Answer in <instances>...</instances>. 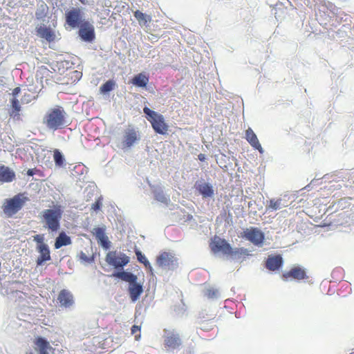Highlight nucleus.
<instances>
[{"mask_svg":"<svg viewBox=\"0 0 354 354\" xmlns=\"http://www.w3.org/2000/svg\"><path fill=\"white\" fill-rule=\"evenodd\" d=\"M63 209L60 205L55 206L53 209H46L40 212L39 218L43 227L56 232L60 228V221L62 218Z\"/></svg>","mask_w":354,"mask_h":354,"instance_id":"1","label":"nucleus"},{"mask_svg":"<svg viewBox=\"0 0 354 354\" xmlns=\"http://www.w3.org/2000/svg\"><path fill=\"white\" fill-rule=\"evenodd\" d=\"M113 276L129 283L128 291L131 301L136 302L140 298L143 292V286L137 281L138 277L136 274L122 270L114 272Z\"/></svg>","mask_w":354,"mask_h":354,"instance_id":"2","label":"nucleus"},{"mask_svg":"<svg viewBox=\"0 0 354 354\" xmlns=\"http://www.w3.org/2000/svg\"><path fill=\"white\" fill-rule=\"evenodd\" d=\"M66 115L62 106L50 109L44 118V123L49 129L55 131L66 126Z\"/></svg>","mask_w":354,"mask_h":354,"instance_id":"3","label":"nucleus"},{"mask_svg":"<svg viewBox=\"0 0 354 354\" xmlns=\"http://www.w3.org/2000/svg\"><path fill=\"white\" fill-rule=\"evenodd\" d=\"M141 140L140 132L136 128L129 126L122 133L120 148L124 151H129L135 147Z\"/></svg>","mask_w":354,"mask_h":354,"instance_id":"4","label":"nucleus"},{"mask_svg":"<svg viewBox=\"0 0 354 354\" xmlns=\"http://www.w3.org/2000/svg\"><path fill=\"white\" fill-rule=\"evenodd\" d=\"M28 198L24 194H19L10 199H6L3 205V212L8 216L11 217L17 214L24 205Z\"/></svg>","mask_w":354,"mask_h":354,"instance_id":"5","label":"nucleus"},{"mask_svg":"<svg viewBox=\"0 0 354 354\" xmlns=\"http://www.w3.org/2000/svg\"><path fill=\"white\" fill-rule=\"evenodd\" d=\"M84 8L82 7H73L66 11V24L73 29L79 28L84 22L87 21L84 17Z\"/></svg>","mask_w":354,"mask_h":354,"instance_id":"6","label":"nucleus"},{"mask_svg":"<svg viewBox=\"0 0 354 354\" xmlns=\"http://www.w3.org/2000/svg\"><path fill=\"white\" fill-rule=\"evenodd\" d=\"M156 264L163 270H174L178 266V258L171 252H164L157 257Z\"/></svg>","mask_w":354,"mask_h":354,"instance_id":"7","label":"nucleus"},{"mask_svg":"<svg viewBox=\"0 0 354 354\" xmlns=\"http://www.w3.org/2000/svg\"><path fill=\"white\" fill-rule=\"evenodd\" d=\"M78 35L80 39L88 43L93 42L95 39V27L93 22L87 20L79 28Z\"/></svg>","mask_w":354,"mask_h":354,"instance_id":"8","label":"nucleus"},{"mask_svg":"<svg viewBox=\"0 0 354 354\" xmlns=\"http://www.w3.org/2000/svg\"><path fill=\"white\" fill-rule=\"evenodd\" d=\"M243 237L257 246H260L265 239L264 233L257 227H250L243 232Z\"/></svg>","mask_w":354,"mask_h":354,"instance_id":"9","label":"nucleus"},{"mask_svg":"<svg viewBox=\"0 0 354 354\" xmlns=\"http://www.w3.org/2000/svg\"><path fill=\"white\" fill-rule=\"evenodd\" d=\"M106 227L102 225L100 227H93L91 231L92 234L95 236L97 243L104 250H108L111 247V241L109 240L108 236L106 234Z\"/></svg>","mask_w":354,"mask_h":354,"instance_id":"10","label":"nucleus"},{"mask_svg":"<svg viewBox=\"0 0 354 354\" xmlns=\"http://www.w3.org/2000/svg\"><path fill=\"white\" fill-rule=\"evenodd\" d=\"M120 259H122V261H120L118 259L115 252H109L106 256V261L107 263L113 266L115 269L122 268L129 262V257L122 253L120 254Z\"/></svg>","mask_w":354,"mask_h":354,"instance_id":"11","label":"nucleus"},{"mask_svg":"<svg viewBox=\"0 0 354 354\" xmlns=\"http://www.w3.org/2000/svg\"><path fill=\"white\" fill-rule=\"evenodd\" d=\"M195 188L202 196L203 198H212L214 196V189L212 185L206 183L203 180H197L195 183Z\"/></svg>","mask_w":354,"mask_h":354,"instance_id":"12","label":"nucleus"},{"mask_svg":"<svg viewBox=\"0 0 354 354\" xmlns=\"http://www.w3.org/2000/svg\"><path fill=\"white\" fill-rule=\"evenodd\" d=\"M211 248L214 253L222 252L224 254L230 255L232 252L231 245L225 239L214 240L211 244Z\"/></svg>","mask_w":354,"mask_h":354,"instance_id":"13","label":"nucleus"},{"mask_svg":"<svg viewBox=\"0 0 354 354\" xmlns=\"http://www.w3.org/2000/svg\"><path fill=\"white\" fill-rule=\"evenodd\" d=\"M165 344L170 348H176L181 344L179 335L174 331H165Z\"/></svg>","mask_w":354,"mask_h":354,"instance_id":"14","label":"nucleus"},{"mask_svg":"<svg viewBox=\"0 0 354 354\" xmlns=\"http://www.w3.org/2000/svg\"><path fill=\"white\" fill-rule=\"evenodd\" d=\"M36 250L39 253L37 259V266H41L50 259V250L47 244L37 245Z\"/></svg>","mask_w":354,"mask_h":354,"instance_id":"15","label":"nucleus"},{"mask_svg":"<svg viewBox=\"0 0 354 354\" xmlns=\"http://www.w3.org/2000/svg\"><path fill=\"white\" fill-rule=\"evenodd\" d=\"M283 263V260L280 254L270 255L266 260V267L269 270L275 271L282 266Z\"/></svg>","mask_w":354,"mask_h":354,"instance_id":"16","label":"nucleus"},{"mask_svg":"<svg viewBox=\"0 0 354 354\" xmlns=\"http://www.w3.org/2000/svg\"><path fill=\"white\" fill-rule=\"evenodd\" d=\"M151 124L155 132L161 135L165 134L168 129V126L165 122L163 115L161 114L156 117Z\"/></svg>","mask_w":354,"mask_h":354,"instance_id":"17","label":"nucleus"},{"mask_svg":"<svg viewBox=\"0 0 354 354\" xmlns=\"http://www.w3.org/2000/svg\"><path fill=\"white\" fill-rule=\"evenodd\" d=\"M57 300L60 303V306L65 308H70L74 304L73 295L67 290L60 291Z\"/></svg>","mask_w":354,"mask_h":354,"instance_id":"18","label":"nucleus"},{"mask_svg":"<svg viewBox=\"0 0 354 354\" xmlns=\"http://www.w3.org/2000/svg\"><path fill=\"white\" fill-rule=\"evenodd\" d=\"M282 277L284 280H288L291 277L295 279L301 280L306 277V272L300 267H294L289 272L283 273Z\"/></svg>","mask_w":354,"mask_h":354,"instance_id":"19","label":"nucleus"},{"mask_svg":"<svg viewBox=\"0 0 354 354\" xmlns=\"http://www.w3.org/2000/svg\"><path fill=\"white\" fill-rule=\"evenodd\" d=\"M37 35L48 42L54 41L56 39L55 32L46 26H41L37 28Z\"/></svg>","mask_w":354,"mask_h":354,"instance_id":"20","label":"nucleus"},{"mask_svg":"<svg viewBox=\"0 0 354 354\" xmlns=\"http://www.w3.org/2000/svg\"><path fill=\"white\" fill-rule=\"evenodd\" d=\"M15 178V171L4 165L0 166V181L2 183H10Z\"/></svg>","mask_w":354,"mask_h":354,"instance_id":"21","label":"nucleus"},{"mask_svg":"<svg viewBox=\"0 0 354 354\" xmlns=\"http://www.w3.org/2000/svg\"><path fill=\"white\" fill-rule=\"evenodd\" d=\"M35 344L39 349V354H49V351L52 348L49 342L42 337L36 339Z\"/></svg>","mask_w":354,"mask_h":354,"instance_id":"22","label":"nucleus"},{"mask_svg":"<svg viewBox=\"0 0 354 354\" xmlns=\"http://www.w3.org/2000/svg\"><path fill=\"white\" fill-rule=\"evenodd\" d=\"M71 237L68 236L64 232H62L55 239V248L56 249H59L62 246L71 245Z\"/></svg>","mask_w":354,"mask_h":354,"instance_id":"23","label":"nucleus"},{"mask_svg":"<svg viewBox=\"0 0 354 354\" xmlns=\"http://www.w3.org/2000/svg\"><path fill=\"white\" fill-rule=\"evenodd\" d=\"M136 254L138 261L140 263L144 264L145 268L149 271L151 275L153 276V269L151 263L148 261V259L146 258L145 255L143 254L142 252L139 250H136Z\"/></svg>","mask_w":354,"mask_h":354,"instance_id":"24","label":"nucleus"},{"mask_svg":"<svg viewBox=\"0 0 354 354\" xmlns=\"http://www.w3.org/2000/svg\"><path fill=\"white\" fill-rule=\"evenodd\" d=\"M148 77L142 73L136 75L131 80V83L133 85L142 88L145 87L148 84Z\"/></svg>","mask_w":354,"mask_h":354,"instance_id":"25","label":"nucleus"},{"mask_svg":"<svg viewBox=\"0 0 354 354\" xmlns=\"http://www.w3.org/2000/svg\"><path fill=\"white\" fill-rule=\"evenodd\" d=\"M10 102L11 104V110L10 111V115L14 118H15L16 116H19V112L21 111V106L19 100L15 97H12V99H10Z\"/></svg>","mask_w":354,"mask_h":354,"instance_id":"26","label":"nucleus"},{"mask_svg":"<svg viewBox=\"0 0 354 354\" xmlns=\"http://www.w3.org/2000/svg\"><path fill=\"white\" fill-rule=\"evenodd\" d=\"M287 206H288V205L283 203L282 198H279L277 200L270 199L269 201V205L266 207V208H267V210H268V209L278 210L282 207H285Z\"/></svg>","mask_w":354,"mask_h":354,"instance_id":"27","label":"nucleus"},{"mask_svg":"<svg viewBox=\"0 0 354 354\" xmlns=\"http://www.w3.org/2000/svg\"><path fill=\"white\" fill-rule=\"evenodd\" d=\"M251 251L247 248H232V252H230V255L232 256L233 259H239L243 255H250Z\"/></svg>","mask_w":354,"mask_h":354,"instance_id":"28","label":"nucleus"},{"mask_svg":"<svg viewBox=\"0 0 354 354\" xmlns=\"http://www.w3.org/2000/svg\"><path fill=\"white\" fill-rule=\"evenodd\" d=\"M245 138L248 142L251 145L252 147H254L259 143L257 135L254 133L252 129L248 128L245 131Z\"/></svg>","mask_w":354,"mask_h":354,"instance_id":"29","label":"nucleus"},{"mask_svg":"<svg viewBox=\"0 0 354 354\" xmlns=\"http://www.w3.org/2000/svg\"><path fill=\"white\" fill-rule=\"evenodd\" d=\"M154 196L156 200L167 205L170 202L169 196L166 195L160 189H157L154 191Z\"/></svg>","mask_w":354,"mask_h":354,"instance_id":"30","label":"nucleus"},{"mask_svg":"<svg viewBox=\"0 0 354 354\" xmlns=\"http://www.w3.org/2000/svg\"><path fill=\"white\" fill-rule=\"evenodd\" d=\"M115 86V81H114L113 80H109L100 87V93L102 94H106L110 91H113Z\"/></svg>","mask_w":354,"mask_h":354,"instance_id":"31","label":"nucleus"},{"mask_svg":"<svg viewBox=\"0 0 354 354\" xmlns=\"http://www.w3.org/2000/svg\"><path fill=\"white\" fill-rule=\"evenodd\" d=\"M48 9V8L45 3L41 2L40 4H39L35 12L36 18L37 19H44L46 15Z\"/></svg>","mask_w":354,"mask_h":354,"instance_id":"32","label":"nucleus"},{"mask_svg":"<svg viewBox=\"0 0 354 354\" xmlns=\"http://www.w3.org/2000/svg\"><path fill=\"white\" fill-rule=\"evenodd\" d=\"M134 17L138 21L140 26L146 25L147 22L151 21V17L139 11L136 10L134 12Z\"/></svg>","mask_w":354,"mask_h":354,"instance_id":"33","label":"nucleus"},{"mask_svg":"<svg viewBox=\"0 0 354 354\" xmlns=\"http://www.w3.org/2000/svg\"><path fill=\"white\" fill-rule=\"evenodd\" d=\"M53 158L55 165L61 167L65 161L64 156L59 149L54 150Z\"/></svg>","mask_w":354,"mask_h":354,"instance_id":"34","label":"nucleus"},{"mask_svg":"<svg viewBox=\"0 0 354 354\" xmlns=\"http://www.w3.org/2000/svg\"><path fill=\"white\" fill-rule=\"evenodd\" d=\"M143 113L145 114V117L147 119V120L150 122L154 120L156 118V117H158L160 115L159 113L150 109L147 106H145L143 108Z\"/></svg>","mask_w":354,"mask_h":354,"instance_id":"35","label":"nucleus"},{"mask_svg":"<svg viewBox=\"0 0 354 354\" xmlns=\"http://www.w3.org/2000/svg\"><path fill=\"white\" fill-rule=\"evenodd\" d=\"M204 295L209 299H217L220 296L218 290L213 287L206 288Z\"/></svg>","mask_w":354,"mask_h":354,"instance_id":"36","label":"nucleus"},{"mask_svg":"<svg viewBox=\"0 0 354 354\" xmlns=\"http://www.w3.org/2000/svg\"><path fill=\"white\" fill-rule=\"evenodd\" d=\"M77 258L82 263H91L94 261L93 257H88L82 251L78 254Z\"/></svg>","mask_w":354,"mask_h":354,"instance_id":"37","label":"nucleus"},{"mask_svg":"<svg viewBox=\"0 0 354 354\" xmlns=\"http://www.w3.org/2000/svg\"><path fill=\"white\" fill-rule=\"evenodd\" d=\"M33 241H35L37 245L46 244L44 243V234H37L33 236Z\"/></svg>","mask_w":354,"mask_h":354,"instance_id":"38","label":"nucleus"},{"mask_svg":"<svg viewBox=\"0 0 354 354\" xmlns=\"http://www.w3.org/2000/svg\"><path fill=\"white\" fill-rule=\"evenodd\" d=\"M101 198H99L95 202V203H93L92 205V209L95 211H97L98 209H100V207L102 206V201H101Z\"/></svg>","mask_w":354,"mask_h":354,"instance_id":"39","label":"nucleus"},{"mask_svg":"<svg viewBox=\"0 0 354 354\" xmlns=\"http://www.w3.org/2000/svg\"><path fill=\"white\" fill-rule=\"evenodd\" d=\"M21 92V88L19 87H16L13 90H12V97H15L17 98V97L18 96L19 93Z\"/></svg>","mask_w":354,"mask_h":354,"instance_id":"40","label":"nucleus"},{"mask_svg":"<svg viewBox=\"0 0 354 354\" xmlns=\"http://www.w3.org/2000/svg\"><path fill=\"white\" fill-rule=\"evenodd\" d=\"M131 333L132 334H136L138 331H140V326H138L137 325H133L132 327H131Z\"/></svg>","mask_w":354,"mask_h":354,"instance_id":"41","label":"nucleus"},{"mask_svg":"<svg viewBox=\"0 0 354 354\" xmlns=\"http://www.w3.org/2000/svg\"><path fill=\"white\" fill-rule=\"evenodd\" d=\"M255 149H257L260 153H263L264 152V150L262 148L261 145L260 143H259L258 145H257L256 146H254V147Z\"/></svg>","mask_w":354,"mask_h":354,"instance_id":"42","label":"nucleus"},{"mask_svg":"<svg viewBox=\"0 0 354 354\" xmlns=\"http://www.w3.org/2000/svg\"><path fill=\"white\" fill-rule=\"evenodd\" d=\"M30 95L29 94L28 95H25L24 97H23V99L21 100H22V102H28L30 101Z\"/></svg>","mask_w":354,"mask_h":354,"instance_id":"43","label":"nucleus"},{"mask_svg":"<svg viewBox=\"0 0 354 354\" xmlns=\"http://www.w3.org/2000/svg\"><path fill=\"white\" fill-rule=\"evenodd\" d=\"M198 159L200 161H205L206 159V156L204 153H200L198 155Z\"/></svg>","mask_w":354,"mask_h":354,"instance_id":"44","label":"nucleus"},{"mask_svg":"<svg viewBox=\"0 0 354 354\" xmlns=\"http://www.w3.org/2000/svg\"><path fill=\"white\" fill-rule=\"evenodd\" d=\"M82 4L84 5H91L93 3V1H89V0H79Z\"/></svg>","mask_w":354,"mask_h":354,"instance_id":"45","label":"nucleus"},{"mask_svg":"<svg viewBox=\"0 0 354 354\" xmlns=\"http://www.w3.org/2000/svg\"><path fill=\"white\" fill-rule=\"evenodd\" d=\"M35 169H29L28 171H27V175L28 176H32L34 174H35Z\"/></svg>","mask_w":354,"mask_h":354,"instance_id":"46","label":"nucleus"},{"mask_svg":"<svg viewBox=\"0 0 354 354\" xmlns=\"http://www.w3.org/2000/svg\"><path fill=\"white\" fill-rule=\"evenodd\" d=\"M140 337V334L135 335V338H136V340H138Z\"/></svg>","mask_w":354,"mask_h":354,"instance_id":"47","label":"nucleus"},{"mask_svg":"<svg viewBox=\"0 0 354 354\" xmlns=\"http://www.w3.org/2000/svg\"><path fill=\"white\" fill-rule=\"evenodd\" d=\"M192 215H190V214H188V215H187V220H190V219H192Z\"/></svg>","mask_w":354,"mask_h":354,"instance_id":"48","label":"nucleus"},{"mask_svg":"<svg viewBox=\"0 0 354 354\" xmlns=\"http://www.w3.org/2000/svg\"><path fill=\"white\" fill-rule=\"evenodd\" d=\"M252 205V203L251 202H249L248 203V206L250 207Z\"/></svg>","mask_w":354,"mask_h":354,"instance_id":"49","label":"nucleus"},{"mask_svg":"<svg viewBox=\"0 0 354 354\" xmlns=\"http://www.w3.org/2000/svg\"><path fill=\"white\" fill-rule=\"evenodd\" d=\"M309 187H310V185H306V186L304 187V189L308 188Z\"/></svg>","mask_w":354,"mask_h":354,"instance_id":"50","label":"nucleus"},{"mask_svg":"<svg viewBox=\"0 0 354 354\" xmlns=\"http://www.w3.org/2000/svg\"><path fill=\"white\" fill-rule=\"evenodd\" d=\"M118 259H119L120 261H122V259H120V256L118 257Z\"/></svg>","mask_w":354,"mask_h":354,"instance_id":"51","label":"nucleus"},{"mask_svg":"<svg viewBox=\"0 0 354 354\" xmlns=\"http://www.w3.org/2000/svg\"><path fill=\"white\" fill-rule=\"evenodd\" d=\"M29 354H32V353H29Z\"/></svg>","mask_w":354,"mask_h":354,"instance_id":"52","label":"nucleus"}]
</instances>
